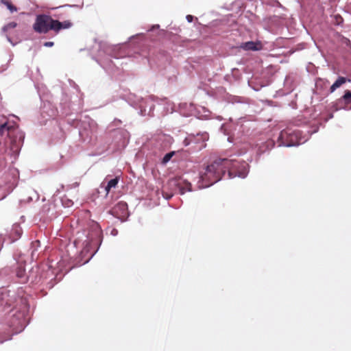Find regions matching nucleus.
Wrapping results in <instances>:
<instances>
[{
	"label": "nucleus",
	"mask_w": 351,
	"mask_h": 351,
	"mask_svg": "<svg viewBox=\"0 0 351 351\" xmlns=\"http://www.w3.org/2000/svg\"><path fill=\"white\" fill-rule=\"evenodd\" d=\"M231 161L228 158H218L208 165L200 172L204 187H208L220 180L227 171Z\"/></svg>",
	"instance_id": "nucleus-1"
},
{
	"label": "nucleus",
	"mask_w": 351,
	"mask_h": 351,
	"mask_svg": "<svg viewBox=\"0 0 351 351\" xmlns=\"http://www.w3.org/2000/svg\"><path fill=\"white\" fill-rule=\"evenodd\" d=\"M73 23L69 21L62 22L53 19L51 16L47 14L37 15L35 22L33 25L34 30L38 34H47L49 31H53L56 34H58L61 30L71 27Z\"/></svg>",
	"instance_id": "nucleus-2"
},
{
	"label": "nucleus",
	"mask_w": 351,
	"mask_h": 351,
	"mask_svg": "<svg viewBox=\"0 0 351 351\" xmlns=\"http://www.w3.org/2000/svg\"><path fill=\"white\" fill-rule=\"evenodd\" d=\"M6 133L10 143V149L12 154H16L23 143L25 135L16 123L6 122L0 126V135Z\"/></svg>",
	"instance_id": "nucleus-3"
},
{
	"label": "nucleus",
	"mask_w": 351,
	"mask_h": 351,
	"mask_svg": "<svg viewBox=\"0 0 351 351\" xmlns=\"http://www.w3.org/2000/svg\"><path fill=\"white\" fill-rule=\"evenodd\" d=\"M9 315L10 319L7 324L12 328L13 332L16 334L22 331L25 324L24 313L12 310Z\"/></svg>",
	"instance_id": "nucleus-4"
},
{
	"label": "nucleus",
	"mask_w": 351,
	"mask_h": 351,
	"mask_svg": "<svg viewBox=\"0 0 351 351\" xmlns=\"http://www.w3.org/2000/svg\"><path fill=\"white\" fill-rule=\"evenodd\" d=\"M231 164L227 168L228 178H232L236 176L244 178L248 173V165L243 161L239 162L235 160H230Z\"/></svg>",
	"instance_id": "nucleus-5"
},
{
	"label": "nucleus",
	"mask_w": 351,
	"mask_h": 351,
	"mask_svg": "<svg viewBox=\"0 0 351 351\" xmlns=\"http://www.w3.org/2000/svg\"><path fill=\"white\" fill-rule=\"evenodd\" d=\"M110 213L121 221H125L129 216L128 204L124 202H119L110 210Z\"/></svg>",
	"instance_id": "nucleus-6"
},
{
	"label": "nucleus",
	"mask_w": 351,
	"mask_h": 351,
	"mask_svg": "<svg viewBox=\"0 0 351 351\" xmlns=\"http://www.w3.org/2000/svg\"><path fill=\"white\" fill-rule=\"evenodd\" d=\"M169 184L175 186L180 194H184L186 191H191V184L186 180L181 179L171 180Z\"/></svg>",
	"instance_id": "nucleus-7"
},
{
	"label": "nucleus",
	"mask_w": 351,
	"mask_h": 351,
	"mask_svg": "<svg viewBox=\"0 0 351 351\" xmlns=\"http://www.w3.org/2000/svg\"><path fill=\"white\" fill-rule=\"evenodd\" d=\"M240 47L245 51H258L262 49V44L259 41H248L241 43Z\"/></svg>",
	"instance_id": "nucleus-8"
},
{
	"label": "nucleus",
	"mask_w": 351,
	"mask_h": 351,
	"mask_svg": "<svg viewBox=\"0 0 351 351\" xmlns=\"http://www.w3.org/2000/svg\"><path fill=\"white\" fill-rule=\"evenodd\" d=\"M339 103L342 104L343 108L346 110L351 109V91L346 90L344 95L340 98Z\"/></svg>",
	"instance_id": "nucleus-9"
},
{
	"label": "nucleus",
	"mask_w": 351,
	"mask_h": 351,
	"mask_svg": "<svg viewBox=\"0 0 351 351\" xmlns=\"http://www.w3.org/2000/svg\"><path fill=\"white\" fill-rule=\"evenodd\" d=\"M16 274L21 282L24 283L27 282V277L26 275L25 265L23 263L19 264L16 269Z\"/></svg>",
	"instance_id": "nucleus-10"
},
{
	"label": "nucleus",
	"mask_w": 351,
	"mask_h": 351,
	"mask_svg": "<svg viewBox=\"0 0 351 351\" xmlns=\"http://www.w3.org/2000/svg\"><path fill=\"white\" fill-rule=\"evenodd\" d=\"M346 82V78L344 77H339L334 84L330 86V92H334L337 88L340 87L342 84Z\"/></svg>",
	"instance_id": "nucleus-11"
},
{
	"label": "nucleus",
	"mask_w": 351,
	"mask_h": 351,
	"mask_svg": "<svg viewBox=\"0 0 351 351\" xmlns=\"http://www.w3.org/2000/svg\"><path fill=\"white\" fill-rule=\"evenodd\" d=\"M22 234V230L20 226H15L11 232V237H12L13 240H16L19 238H20L21 235Z\"/></svg>",
	"instance_id": "nucleus-12"
},
{
	"label": "nucleus",
	"mask_w": 351,
	"mask_h": 351,
	"mask_svg": "<svg viewBox=\"0 0 351 351\" xmlns=\"http://www.w3.org/2000/svg\"><path fill=\"white\" fill-rule=\"evenodd\" d=\"M119 182V178L116 177L114 179L110 180L108 182L107 186H106V191L108 193H109L110 190L112 188H115Z\"/></svg>",
	"instance_id": "nucleus-13"
},
{
	"label": "nucleus",
	"mask_w": 351,
	"mask_h": 351,
	"mask_svg": "<svg viewBox=\"0 0 351 351\" xmlns=\"http://www.w3.org/2000/svg\"><path fill=\"white\" fill-rule=\"evenodd\" d=\"M1 3L5 5L7 8L12 12H14L17 11V8L16 6L12 5V2L9 0H1Z\"/></svg>",
	"instance_id": "nucleus-14"
},
{
	"label": "nucleus",
	"mask_w": 351,
	"mask_h": 351,
	"mask_svg": "<svg viewBox=\"0 0 351 351\" xmlns=\"http://www.w3.org/2000/svg\"><path fill=\"white\" fill-rule=\"evenodd\" d=\"M16 26H17V23L16 22H10V23H8L6 25H5L2 28V30L4 32H7L9 29L15 28Z\"/></svg>",
	"instance_id": "nucleus-15"
},
{
	"label": "nucleus",
	"mask_w": 351,
	"mask_h": 351,
	"mask_svg": "<svg viewBox=\"0 0 351 351\" xmlns=\"http://www.w3.org/2000/svg\"><path fill=\"white\" fill-rule=\"evenodd\" d=\"M173 155H174L173 152L167 154L162 159V162L167 163L168 161H169L171 160V158H172V156Z\"/></svg>",
	"instance_id": "nucleus-16"
},
{
	"label": "nucleus",
	"mask_w": 351,
	"mask_h": 351,
	"mask_svg": "<svg viewBox=\"0 0 351 351\" xmlns=\"http://www.w3.org/2000/svg\"><path fill=\"white\" fill-rule=\"evenodd\" d=\"M8 296V292H3L1 293V297H0V301H1V303L2 305L5 304V305H9L10 306V304H8V302L6 301L5 303L3 302V300H5V297Z\"/></svg>",
	"instance_id": "nucleus-17"
},
{
	"label": "nucleus",
	"mask_w": 351,
	"mask_h": 351,
	"mask_svg": "<svg viewBox=\"0 0 351 351\" xmlns=\"http://www.w3.org/2000/svg\"><path fill=\"white\" fill-rule=\"evenodd\" d=\"M95 232H94V237L99 239V237H100V234H101V229L99 227L98 224H95Z\"/></svg>",
	"instance_id": "nucleus-18"
},
{
	"label": "nucleus",
	"mask_w": 351,
	"mask_h": 351,
	"mask_svg": "<svg viewBox=\"0 0 351 351\" xmlns=\"http://www.w3.org/2000/svg\"><path fill=\"white\" fill-rule=\"evenodd\" d=\"M291 133H289L288 131L287 130H282L280 134V136H279V138H278V140L280 141L283 138H285V137H287V136L290 135Z\"/></svg>",
	"instance_id": "nucleus-19"
},
{
	"label": "nucleus",
	"mask_w": 351,
	"mask_h": 351,
	"mask_svg": "<svg viewBox=\"0 0 351 351\" xmlns=\"http://www.w3.org/2000/svg\"><path fill=\"white\" fill-rule=\"evenodd\" d=\"M6 143H7V142L5 143H4L3 145H2L0 143V155L6 153V152H7Z\"/></svg>",
	"instance_id": "nucleus-20"
},
{
	"label": "nucleus",
	"mask_w": 351,
	"mask_h": 351,
	"mask_svg": "<svg viewBox=\"0 0 351 351\" xmlns=\"http://www.w3.org/2000/svg\"><path fill=\"white\" fill-rule=\"evenodd\" d=\"M162 195L163 197L167 199H169L170 198L172 197L173 196V194L172 193H168L167 192H165L164 190L162 191Z\"/></svg>",
	"instance_id": "nucleus-21"
},
{
	"label": "nucleus",
	"mask_w": 351,
	"mask_h": 351,
	"mask_svg": "<svg viewBox=\"0 0 351 351\" xmlns=\"http://www.w3.org/2000/svg\"><path fill=\"white\" fill-rule=\"evenodd\" d=\"M54 45V43L52 41H47L44 43L45 47H51Z\"/></svg>",
	"instance_id": "nucleus-22"
},
{
	"label": "nucleus",
	"mask_w": 351,
	"mask_h": 351,
	"mask_svg": "<svg viewBox=\"0 0 351 351\" xmlns=\"http://www.w3.org/2000/svg\"><path fill=\"white\" fill-rule=\"evenodd\" d=\"M294 143H280V145H284V146H291V145H293Z\"/></svg>",
	"instance_id": "nucleus-23"
},
{
	"label": "nucleus",
	"mask_w": 351,
	"mask_h": 351,
	"mask_svg": "<svg viewBox=\"0 0 351 351\" xmlns=\"http://www.w3.org/2000/svg\"><path fill=\"white\" fill-rule=\"evenodd\" d=\"M193 17L191 15H187L186 16V19H187V21L189 22H192L193 21Z\"/></svg>",
	"instance_id": "nucleus-24"
},
{
	"label": "nucleus",
	"mask_w": 351,
	"mask_h": 351,
	"mask_svg": "<svg viewBox=\"0 0 351 351\" xmlns=\"http://www.w3.org/2000/svg\"><path fill=\"white\" fill-rule=\"evenodd\" d=\"M183 143H184V145H186V146L189 145L190 143L188 138H185Z\"/></svg>",
	"instance_id": "nucleus-25"
},
{
	"label": "nucleus",
	"mask_w": 351,
	"mask_h": 351,
	"mask_svg": "<svg viewBox=\"0 0 351 351\" xmlns=\"http://www.w3.org/2000/svg\"><path fill=\"white\" fill-rule=\"evenodd\" d=\"M35 243L39 244L40 241L38 240H37V241H35Z\"/></svg>",
	"instance_id": "nucleus-26"
}]
</instances>
